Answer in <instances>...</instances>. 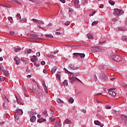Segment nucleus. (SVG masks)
Instances as JSON below:
<instances>
[{"mask_svg":"<svg viewBox=\"0 0 127 127\" xmlns=\"http://www.w3.org/2000/svg\"><path fill=\"white\" fill-rule=\"evenodd\" d=\"M92 49L91 50V52H98L100 50H102V47L98 46H93L91 47Z\"/></svg>","mask_w":127,"mask_h":127,"instance_id":"nucleus-1","label":"nucleus"},{"mask_svg":"<svg viewBox=\"0 0 127 127\" xmlns=\"http://www.w3.org/2000/svg\"><path fill=\"white\" fill-rule=\"evenodd\" d=\"M112 58L113 60L117 61V62H120V61H122L123 60V58H122V57L117 55H113L112 56Z\"/></svg>","mask_w":127,"mask_h":127,"instance_id":"nucleus-2","label":"nucleus"},{"mask_svg":"<svg viewBox=\"0 0 127 127\" xmlns=\"http://www.w3.org/2000/svg\"><path fill=\"white\" fill-rule=\"evenodd\" d=\"M114 13L116 16H118V15H122V14H124V11L119 9H115Z\"/></svg>","mask_w":127,"mask_h":127,"instance_id":"nucleus-3","label":"nucleus"},{"mask_svg":"<svg viewBox=\"0 0 127 127\" xmlns=\"http://www.w3.org/2000/svg\"><path fill=\"white\" fill-rule=\"evenodd\" d=\"M69 82L72 83H74V82H75V81H76V80H78V81L80 82V83H83L82 81L79 79V78L76 77H74V76H72L71 77H69Z\"/></svg>","mask_w":127,"mask_h":127,"instance_id":"nucleus-4","label":"nucleus"},{"mask_svg":"<svg viewBox=\"0 0 127 127\" xmlns=\"http://www.w3.org/2000/svg\"><path fill=\"white\" fill-rule=\"evenodd\" d=\"M39 39H40L38 38L30 37L27 39V41H29L30 42H38Z\"/></svg>","mask_w":127,"mask_h":127,"instance_id":"nucleus-5","label":"nucleus"},{"mask_svg":"<svg viewBox=\"0 0 127 127\" xmlns=\"http://www.w3.org/2000/svg\"><path fill=\"white\" fill-rule=\"evenodd\" d=\"M100 78L103 82H108V75L105 74H102Z\"/></svg>","mask_w":127,"mask_h":127,"instance_id":"nucleus-6","label":"nucleus"},{"mask_svg":"<svg viewBox=\"0 0 127 127\" xmlns=\"http://www.w3.org/2000/svg\"><path fill=\"white\" fill-rule=\"evenodd\" d=\"M69 67L70 69H72V70H77V69H78V66L75 65L73 64H69Z\"/></svg>","mask_w":127,"mask_h":127,"instance_id":"nucleus-7","label":"nucleus"},{"mask_svg":"<svg viewBox=\"0 0 127 127\" xmlns=\"http://www.w3.org/2000/svg\"><path fill=\"white\" fill-rule=\"evenodd\" d=\"M14 61H15L16 65H19V63H20V59L17 57H16L14 58Z\"/></svg>","mask_w":127,"mask_h":127,"instance_id":"nucleus-8","label":"nucleus"},{"mask_svg":"<svg viewBox=\"0 0 127 127\" xmlns=\"http://www.w3.org/2000/svg\"><path fill=\"white\" fill-rule=\"evenodd\" d=\"M16 114H18V115H21L23 114V111H22V109H19L16 110Z\"/></svg>","mask_w":127,"mask_h":127,"instance_id":"nucleus-9","label":"nucleus"},{"mask_svg":"<svg viewBox=\"0 0 127 127\" xmlns=\"http://www.w3.org/2000/svg\"><path fill=\"white\" fill-rule=\"evenodd\" d=\"M71 124V121H70L69 119H66L64 122V126H65V125H70Z\"/></svg>","mask_w":127,"mask_h":127,"instance_id":"nucleus-10","label":"nucleus"},{"mask_svg":"<svg viewBox=\"0 0 127 127\" xmlns=\"http://www.w3.org/2000/svg\"><path fill=\"white\" fill-rule=\"evenodd\" d=\"M37 60H38V59H37V57L35 55L33 56V58L31 59L32 62H36Z\"/></svg>","mask_w":127,"mask_h":127,"instance_id":"nucleus-11","label":"nucleus"},{"mask_svg":"<svg viewBox=\"0 0 127 127\" xmlns=\"http://www.w3.org/2000/svg\"><path fill=\"white\" fill-rule=\"evenodd\" d=\"M115 30H120V31H126V30H127V29H126L125 28H122V27H117L116 28Z\"/></svg>","mask_w":127,"mask_h":127,"instance_id":"nucleus-12","label":"nucleus"},{"mask_svg":"<svg viewBox=\"0 0 127 127\" xmlns=\"http://www.w3.org/2000/svg\"><path fill=\"white\" fill-rule=\"evenodd\" d=\"M43 87H44V90H45L46 94H48V91L47 87H46V85H45V81H44L43 82Z\"/></svg>","mask_w":127,"mask_h":127,"instance_id":"nucleus-13","label":"nucleus"},{"mask_svg":"<svg viewBox=\"0 0 127 127\" xmlns=\"http://www.w3.org/2000/svg\"><path fill=\"white\" fill-rule=\"evenodd\" d=\"M74 3L76 7H80V5H79V0H75L74 1Z\"/></svg>","mask_w":127,"mask_h":127,"instance_id":"nucleus-14","label":"nucleus"},{"mask_svg":"<svg viewBox=\"0 0 127 127\" xmlns=\"http://www.w3.org/2000/svg\"><path fill=\"white\" fill-rule=\"evenodd\" d=\"M109 93L110 95H111V96H113V97H116V96H117L116 92L113 90L110 91Z\"/></svg>","mask_w":127,"mask_h":127,"instance_id":"nucleus-15","label":"nucleus"},{"mask_svg":"<svg viewBox=\"0 0 127 127\" xmlns=\"http://www.w3.org/2000/svg\"><path fill=\"white\" fill-rule=\"evenodd\" d=\"M30 122L31 123H34V122H35V121H36V117L35 116H32L30 120Z\"/></svg>","mask_w":127,"mask_h":127,"instance_id":"nucleus-16","label":"nucleus"},{"mask_svg":"<svg viewBox=\"0 0 127 127\" xmlns=\"http://www.w3.org/2000/svg\"><path fill=\"white\" fill-rule=\"evenodd\" d=\"M2 99H3L5 103H8L9 102V101H8V99H7V97H6V96H5V95L3 96Z\"/></svg>","mask_w":127,"mask_h":127,"instance_id":"nucleus-17","label":"nucleus"},{"mask_svg":"<svg viewBox=\"0 0 127 127\" xmlns=\"http://www.w3.org/2000/svg\"><path fill=\"white\" fill-rule=\"evenodd\" d=\"M43 116L44 118L47 117L48 116V113H47V110H45L44 112L43 113Z\"/></svg>","mask_w":127,"mask_h":127,"instance_id":"nucleus-18","label":"nucleus"},{"mask_svg":"<svg viewBox=\"0 0 127 127\" xmlns=\"http://www.w3.org/2000/svg\"><path fill=\"white\" fill-rule=\"evenodd\" d=\"M2 72H3L5 76H8L9 75V73H8V71L6 70H5V69H2L1 70Z\"/></svg>","mask_w":127,"mask_h":127,"instance_id":"nucleus-19","label":"nucleus"},{"mask_svg":"<svg viewBox=\"0 0 127 127\" xmlns=\"http://www.w3.org/2000/svg\"><path fill=\"white\" fill-rule=\"evenodd\" d=\"M121 118L125 122H127V116H126L125 115H121Z\"/></svg>","mask_w":127,"mask_h":127,"instance_id":"nucleus-20","label":"nucleus"},{"mask_svg":"<svg viewBox=\"0 0 127 127\" xmlns=\"http://www.w3.org/2000/svg\"><path fill=\"white\" fill-rule=\"evenodd\" d=\"M63 85L64 87L66 86H68V81L67 80H64V81L63 82Z\"/></svg>","mask_w":127,"mask_h":127,"instance_id":"nucleus-21","label":"nucleus"},{"mask_svg":"<svg viewBox=\"0 0 127 127\" xmlns=\"http://www.w3.org/2000/svg\"><path fill=\"white\" fill-rule=\"evenodd\" d=\"M25 53H27V54H30L31 52H32V50L31 49H29V50H26L24 51Z\"/></svg>","mask_w":127,"mask_h":127,"instance_id":"nucleus-22","label":"nucleus"},{"mask_svg":"<svg viewBox=\"0 0 127 127\" xmlns=\"http://www.w3.org/2000/svg\"><path fill=\"white\" fill-rule=\"evenodd\" d=\"M59 74H61V72H58V73L56 75V77L59 80H60L61 79V76H60Z\"/></svg>","mask_w":127,"mask_h":127,"instance_id":"nucleus-23","label":"nucleus"},{"mask_svg":"<svg viewBox=\"0 0 127 127\" xmlns=\"http://www.w3.org/2000/svg\"><path fill=\"white\" fill-rule=\"evenodd\" d=\"M43 122H46V120L44 119H40L38 120V122L40 124H41V123Z\"/></svg>","mask_w":127,"mask_h":127,"instance_id":"nucleus-24","label":"nucleus"},{"mask_svg":"<svg viewBox=\"0 0 127 127\" xmlns=\"http://www.w3.org/2000/svg\"><path fill=\"white\" fill-rule=\"evenodd\" d=\"M16 99V101H17V103L19 104V105H23V103H22L21 102L18 101V100L17 99V96H16V95L15 96Z\"/></svg>","mask_w":127,"mask_h":127,"instance_id":"nucleus-25","label":"nucleus"},{"mask_svg":"<svg viewBox=\"0 0 127 127\" xmlns=\"http://www.w3.org/2000/svg\"><path fill=\"white\" fill-rule=\"evenodd\" d=\"M45 36H46V37H49V38H53V35L51 34H46Z\"/></svg>","mask_w":127,"mask_h":127,"instance_id":"nucleus-26","label":"nucleus"},{"mask_svg":"<svg viewBox=\"0 0 127 127\" xmlns=\"http://www.w3.org/2000/svg\"><path fill=\"white\" fill-rule=\"evenodd\" d=\"M64 72H65V73H66V74H70V75H72V74H73V73L68 71V70H67L65 68H64Z\"/></svg>","mask_w":127,"mask_h":127,"instance_id":"nucleus-27","label":"nucleus"},{"mask_svg":"<svg viewBox=\"0 0 127 127\" xmlns=\"http://www.w3.org/2000/svg\"><path fill=\"white\" fill-rule=\"evenodd\" d=\"M56 70H57V67L56 66H54L52 68L51 71L53 73H55V72H56Z\"/></svg>","mask_w":127,"mask_h":127,"instance_id":"nucleus-28","label":"nucleus"},{"mask_svg":"<svg viewBox=\"0 0 127 127\" xmlns=\"http://www.w3.org/2000/svg\"><path fill=\"white\" fill-rule=\"evenodd\" d=\"M68 102L70 104H73V103H74V99H73V98L72 97H70V99L68 100Z\"/></svg>","mask_w":127,"mask_h":127,"instance_id":"nucleus-29","label":"nucleus"},{"mask_svg":"<svg viewBox=\"0 0 127 127\" xmlns=\"http://www.w3.org/2000/svg\"><path fill=\"white\" fill-rule=\"evenodd\" d=\"M87 35L88 39H94V37L92 35H90V34H88Z\"/></svg>","mask_w":127,"mask_h":127,"instance_id":"nucleus-30","label":"nucleus"},{"mask_svg":"<svg viewBox=\"0 0 127 127\" xmlns=\"http://www.w3.org/2000/svg\"><path fill=\"white\" fill-rule=\"evenodd\" d=\"M54 121H55V117H54V116H52L50 118V123H52V122H54Z\"/></svg>","mask_w":127,"mask_h":127,"instance_id":"nucleus-31","label":"nucleus"},{"mask_svg":"<svg viewBox=\"0 0 127 127\" xmlns=\"http://www.w3.org/2000/svg\"><path fill=\"white\" fill-rule=\"evenodd\" d=\"M94 124L96 125V126H100L101 125V123H100V121H94Z\"/></svg>","mask_w":127,"mask_h":127,"instance_id":"nucleus-32","label":"nucleus"},{"mask_svg":"<svg viewBox=\"0 0 127 127\" xmlns=\"http://www.w3.org/2000/svg\"><path fill=\"white\" fill-rule=\"evenodd\" d=\"M11 1H14L16 2V3H17L18 4H19L20 5H21V2L18 1V0H11Z\"/></svg>","mask_w":127,"mask_h":127,"instance_id":"nucleus-33","label":"nucleus"},{"mask_svg":"<svg viewBox=\"0 0 127 127\" xmlns=\"http://www.w3.org/2000/svg\"><path fill=\"white\" fill-rule=\"evenodd\" d=\"M55 127H61V124L58 122H56V124L55 125Z\"/></svg>","mask_w":127,"mask_h":127,"instance_id":"nucleus-34","label":"nucleus"},{"mask_svg":"<svg viewBox=\"0 0 127 127\" xmlns=\"http://www.w3.org/2000/svg\"><path fill=\"white\" fill-rule=\"evenodd\" d=\"M98 23H99L98 21H94L92 23L91 25H92V26H94V25H95V24H98Z\"/></svg>","mask_w":127,"mask_h":127,"instance_id":"nucleus-35","label":"nucleus"},{"mask_svg":"<svg viewBox=\"0 0 127 127\" xmlns=\"http://www.w3.org/2000/svg\"><path fill=\"white\" fill-rule=\"evenodd\" d=\"M8 20L10 22V23H12L13 22L12 17H8Z\"/></svg>","mask_w":127,"mask_h":127,"instance_id":"nucleus-36","label":"nucleus"},{"mask_svg":"<svg viewBox=\"0 0 127 127\" xmlns=\"http://www.w3.org/2000/svg\"><path fill=\"white\" fill-rule=\"evenodd\" d=\"M26 21H27V20H26V19H21L20 20V22H22V23L26 22Z\"/></svg>","mask_w":127,"mask_h":127,"instance_id":"nucleus-37","label":"nucleus"},{"mask_svg":"<svg viewBox=\"0 0 127 127\" xmlns=\"http://www.w3.org/2000/svg\"><path fill=\"white\" fill-rule=\"evenodd\" d=\"M2 6H4V7H7V8H11V6L9 4L7 5H1Z\"/></svg>","mask_w":127,"mask_h":127,"instance_id":"nucleus-38","label":"nucleus"},{"mask_svg":"<svg viewBox=\"0 0 127 127\" xmlns=\"http://www.w3.org/2000/svg\"><path fill=\"white\" fill-rule=\"evenodd\" d=\"M109 2L110 4H111V5H115V1H114L112 0H109Z\"/></svg>","mask_w":127,"mask_h":127,"instance_id":"nucleus-39","label":"nucleus"},{"mask_svg":"<svg viewBox=\"0 0 127 127\" xmlns=\"http://www.w3.org/2000/svg\"><path fill=\"white\" fill-rule=\"evenodd\" d=\"M57 102L58 104H61L63 101L61 99L58 98L57 100Z\"/></svg>","mask_w":127,"mask_h":127,"instance_id":"nucleus-40","label":"nucleus"},{"mask_svg":"<svg viewBox=\"0 0 127 127\" xmlns=\"http://www.w3.org/2000/svg\"><path fill=\"white\" fill-rule=\"evenodd\" d=\"M39 25H44V22H43V21L42 20H41V21H39V22H38Z\"/></svg>","mask_w":127,"mask_h":127,"instance_id":"nucleus-41","label":"nucleus"},{"mask_svg":"<svg viewBox=\"0 0 127 127\" xmlns=\"http://www.w3.org/2000/svg\"><path fill=\"white\" fill-rule=\"evenodd\" d=\"M32 20L33 21H34V22H35L36 23H38L39 22V20H37V19H36L33 18V19H32Z\"/></svg>","mask_w":127,"mask_h":127,"instance_id":"nucleus-42","label":"nucleus"},{"mask_svg":"<svg viewBox=\"0 0 127 127\" xmlns=\"http://www.w3.org/2000/svg\"><path fill=\"white\" fill-rule=\"evenodd\" d=\"M73 55L74 56H75V57H78V56H79L80 53H74L73 54Z\"/></svg>","mask_w":127,"mask_h":127,"instance_id":"nucleus-43","label":"nucleus"},{"mask_svg":"<svg viewBox=\"0 0 127 127\" xmlns=\"http://www.w3.org/2000/svg\"><path fill=\"white\" fill-rule=\"evenodd\" d=\"M79 56L80 58H84L85 57V54L79 53Z\"/></svg>","mask_w":127,"mask_h":127,"instance_id":"nucleus-44","label":"nucleus"},{"mask_svg":"<svg viewBox=\"0 0 127 127\" xmlns=\"http://www.w3.org/2000/svg\"><path fill=\"white\" fill-rule=\"evenodd\" d=\"M122 40H123V41H125L127 40V36H123L122 38Z\"/></svg>","mask_w":127,"mask_h":127,"instance_id":"nucleus-45","label":"nucleus"},{"mask_svg":"<svg viewBox=\"0 0 127 127\" xmlns=\"http://www.w3.org/2000/svg\"><path fill=\"white\" fill-rule=\"evenodd\" d=\"M37 95L38 97H39V98H40L42 96V94H41V93H40V92H37Z\"/></svg>","mask_w":127,"mask_h":127,"instance_id":"nucleus-46","label":"nucleus"},{"mask_svg":"<svg viewBox=\"0 0 127 127\" xmlns=\"http://www.w3.org/2000/svg\"><path fill=\"white\" fill-rule=\"evenodd\" d=\"M14 118L15 119H16V120H17V121H18V120H19V117L17 115H14Z\"/></svg>","mask_w":127,"mask_h":127,"instance_id":"nucleus-47","label":"nucleus"},{"mask_svg":"<svg viewBox=\"0 0 127 127\" xmlns=\"http://www.w3.org/2000/svg\"><path fill=\"white\" fill-rule=\"evenodd\" d=\"M30 36H32V37H37V36H38L35 34H31Z\"/></svg>","mask_w":127,"mask_h":127,"instance_id":"nucleus-48","label":"nucleus"},{"mask_svg":"<svg viewBox=\"0 0 127 127\" xmlns=\"http://www.w3.org/2000/svg\"><path fill=\"white\" fill-rule=\"evenodd\" d=\"M94 78L95 82H97V75L96 74L94 75Z\"/></svg>","mask_w":127,"mask_h":127,"instance_id":"nucleus-49","label":"nucleus"},{"mask_svg":"<svg viewBox=\"0 0 127 127\" xmlns=\"http://www.w3.org/2000/svg\"><path fill=\"white\" fill-rule=\"evenodd\" d=\"M82 113H84V114H86L87 113V111L85 109H81Z\"/></svg>","mask_w":127,"mask_h":127,"instance_id":"nucleus-50","label":"nucleus"},{"mask_svg":"<svg viewBox=\"0 0 127 127\" xmlns=\"http://www.w3.org/2000/svg\"><path fill=\"white\" fill-rule=\"evenodd\" d=\"M95 13H96V11H94L91 14H90L89 15L90 16H93V15H94V14H95Z\"/></svg>","mask_w":127,"mask_h":127,"instance_id":"nucleus-51","label":"nucleus"},{"mask_svg":"<svg viewBox=\"0 0 127 127\" xmlns=\"http://www.w3.org/2000/svg\"><path fill=\"white\" fill-rule=\"evenodd\" d=\"M70 23V22L67 21L66 22H65L64 23V25H66V26L69 25Z\"/></svg>","mask_w":127,"mask_h":127,"instance_id":"nucleus-52","label":"nucleus"},{"mask_svg":"<svg viewBox=\"0 0 127 127\" xmlns=\"http://www.w3.org/2000/svg\"><path fill=\"white\" fill-rule=\"evenodd\" d=\"M111 108H112V107H111V106H110V105H107V106H106V109L107 110H110V109H111Z\"/></svg>","mask_w":127,"mask_h":127,"instance_id":"nucleus-53","label":"nucleus"},{"mask_svg":"<svg viewBox=\"0 0 127 127\" xmlns=\"http://www.w3.org/2000/svg\"><path fill=\"white\" fill-rule=\"evenodd\" d=\"M16 16H17V17H18V18H21V16H20V13H17V14H16Z\"/></svg>","mask_w":127,"mask_h":127,"instance_id":"nucleus-54","label":"nucleus"},{"mask_svg":"<svg viewBox=\"0 0 127 127\" xmlns=\"http://www.w3.org/2000/svg\"><path fill=\"white\" fill-rule=\"evenodd\" d=\"M38 27H39V28H41V29H42V30H44V27L41 26L40 25H38Z\"/></svg>","mask_w":127,"mask_h":127,"instance_id":"nucleus-55","label":"nucleus"},{"mask_svg":"<svg viewBox=\"0 0 127 127\" xmlns=\"http://www.w3.org/2000/svg\"><path fill=\"white\" fill-rule=\"evenodd\" d=\"M112 114H117V111L115 110H113L112 111Z\"/></svg>","mask_w":127,"mask_h":127,"instance_id":"nucleus-56","label":"nucleus"},{"mask_svg":"<svg viewBox=\"0 0 127 127\" xmlns=\"http://www.w3.org/2000/svg\"><path fill=\"white\" fill-rule=\"evenodd\" d=\"M24 96H25L27 98H28V97H29V95H28V94L26 93V91H25L24 93Z\"/></svg>","mask_w":127,"mask_h":127,"instance_id":"nucleus-57","label":"nucleus"},{"mask_svg":"<svg viewBox=\"0 0 127 127\" xmlns=\"http://www.w3.org/2000/svg\"><path fill=\"white\" fill-rule=\"evenodd\" d=\"M56 34H57V35H61L62 34V33H61L59 32H56Z\"/></svg>","mask_w":127,"mask_h":127,"instance_id":"nucleus-58","label":"nucleus"},{"mask_svg":"<svg viewBox=\"0 0 127 127\" xmlns=\"http://www.w3.org/2000/svg\"><path fill=\"white\" fill-rule=\"evenodd\" d=\"M9 34H11V35H14V34H15L14 32H13V31L9 32Z\"/></svg>","mask_w":127,"mask_h":127,"instance_id":"nucleus-59","label":"nucleus"},{"mask_svg":"<svg viewBox=\"0 0 127 127\" xmlns=\"http://www.w3.org/2000/svg\"><path fill=\"white\" fill-rule=\"evenodd\" d=\"M36 56H37V57H39V56H40V52H37L36 53Z\"/></svg>","mask_w":127,"mask_h":127,"instance_id":"nucleus-60","label":"nucleus"},{"mask_svg":"<svg viewBox=\"0 0 127 127\" xmlns=\"http://www.w3.org/2000/svg\"><path fill=\"white\" fill-rule=\"evenodd\" d=\"M41 65H45V62H44V61H42L41 62Z\"/></svg>","mask_w":127,"mask_h":127,"instance_id":"nucleus-61","label":"nucleus"},{"mask_svg":"<svg viewBox=\"0 0 127 127\" xmlns=\"http://www.w3.org/2000/svg\"><path fill=\"white\" fill-rule=\"evenodd\" d=\"M32 92H33V93H37V91H36V89L34 88V89H33Z\"/></svg>","mask_w":127,"mask_h":127,"instance_id":"nucleus-62","label":"nucleus"},{"mask_svg":"<svg viewBox=\"0 0 127 127\" xmlns=\"http://www.w3.org/2000/svg\"><path fill=\"white\" fill-rule=\"evenodd\" d=\"M4 125V122H0V126H3Z\"/></svg>","mask_w":127,"mask_h":127,"instance_id":"nucleus-63","label":"nucleus"},{"mask_svg":"<svg viewBox=\"0 0 127 127\" xmlns=\"http://www.w3.org/2000/svg\"><path fill=\"white\" fill-rule=\"evenodd\" d=\"M2 69H3V66L0 65V71H2Z\"/></svg>","mask_w":127,"mask_h":127,"instance_id":"nucleus-64","label":"nucleus"}]
</instances>
